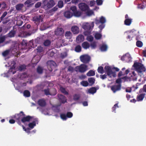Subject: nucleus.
Returning <instances> with one entry per match:
<instances>
[{
  "instance_id": "f257e3e1",
  "label": "nucleus",
  "mask_w": 146,
  "mask_h": 146,
  "mask_svg": "<svg viewBox=\"0 0 146 146\" xmlns=\"http://www.w3.org/2000/svg\"><path fill=\"white\" fill-rule=\"evenodd\" d=\"M94 27V22L84 23L82 25V28L85 31L84 34L85 35H89Z\"/></svg>"
},
{
  "instance_id": "f03ea898",
  "label": "nucleus",
  "mask_w": 146,
  "mask_h": 146,
  "mask_svg": "<svg viewBox=\"0 0 146 146\" xmlns=\"http://www.w3.org/2000/svg\"><path fill=\"white\" fill-rule=\"evenodd\" d=\"M25 115L21 111L19 113L15 114L14 117L17 120L21 119V121L23 123H25L26 121H28L30 119L29 116L25 117Z\"/></svg>"
},
{
  "instance_id": "7ed1b4c3",
  "label": "nucleus",
  "mask_w": 146,
  "mask_h": 146,
  "mask_svg": "<svg viewBox=\"0 0 146 146\" xmlns=\"http://www.w3.org/2000/svg\"><path fill=\"white\" fill-rule=\"evenodd\" d=\"M135 70L138 73H141L146 71V69L144 65L141 63L137 62H135L133 65Z\"/></svg>"
},
{
  "instance_id": "20e7f679",
  "label": "nucleus",
  "mask_w": 146,
  "mask_h": 146,
  "mask_svg": "<svg viewBox=\"0 0 146 146\" xmlns=\"http://www.w3.org/2000/svg\"><path fill=\"white\" fill-rule=\"evenodd\" d=\"M106 73L107 75L109 77H111L112 76L114 77L116 76L115 72L112 70V68L108 66H106L104 68Z\"/></svg>"
},
{
  "instance_id": "39448f33",
  "label": "nucleus",
  "mask_w": 146,
  "mask_h": 146,
  "mask_svg": "<svg viewBox=\"0 0 146 146\" xmlns=\"http://www.w3.org/2000/svg\"><path fill=\"white\" fill-rule=\"evenodd\" d=\"M88 70V66L84 64H81L79 66H76L75 70L77 72L84 73Z\"/></svg>"
},
{
  "instance_id": "423d86ee",
  "label": "nucleus",
  "mask_w": 146,
  "mask_h": 146,
  "mask_svg": "<svg viewBox=\"0 0 146 146\" xmlns=\"http://www.w3.org/2000/svg\"><path fill=\"white\" fill-rule=\"evenodd\" d=\"M30 119L28 121H31L32 122L30 123L28 125L29 127L31 129H33L34 127L36 125V124L38 123V120L36 118H34L33 117L30 116Z\"/></svg>"
},
{
  "instance_id": "0eeeda50",
  "label": "nucleus",
  "mask_w": 146,
  "mask_h": 146,
  "mask_svg": "<svg viewBox=\"0 0 146 146\" xmlns=\"http://www.w3.org/2000/svg\"><path fill=\"white\" fill-rule=\"evenodd\" d=\"M42 39V37H38L36 39V40L34 42H33V40H30L29 42L28 43V48H30L31 47L33 48L37 46V45L36 44H35V42H37V43H39Z\"/></svg>"
},
{
  "instance_id": "6e6552de",
  "label": "nucleus",
  "mask_w": 146,
  "mask_h": 146,
  "mask_svg": "<svg viewBox=\"0 0 146 146\" xmlns=\"http://www.w3.org/2000/svg\"><path fill=\"white\" fill-rule=\"evenodd\" d=\"M44 3V6L48 9L51 8L55 4L53 0H45Z\"/></svg>"
},
{
  "instance_id": "1a4fd4ad",
  "label": "nucleus",
  "mask_w": 146,
  "mask_h": 146,
  "mask_svg": "<svg viewBox=\"0 0 146 146\" xmlns=\"http://www.w3.org/2000/svg\"><path fill=\"white\" fill-rule=\"evenodd\" d=\"M80 59L82 62L84 63H87L90 61V57L87 55H84L80 56Z\"/></svg>"
},
{
  "instance_id": "9d476101",
  "label": "nucleus",
  "mask_w": 146,
  "mask_h": 146,
  "mask_svg": "<svg viewBox=\"0 0 146 146\" xmlns=\"http://www.w3.org/2000/svg\"><path fill=\"white\" fill-rule=\"evenodd\" d=\"M15 64L14 61H12L11 62L10 65V68L9 70L8 73L11 74H13L15 73L16 70H15Z\"/></svg>"
},
{
  "instance_id": "9b49d317",
  "label": "nucleus",
  "mask_w": 146,
  "mask_h": 146,
  "mask_svg": "<svg viewBox=\"0 0 146 146\" xmlns=\"http://www.w3.org/2000/svg\"><path fill=\"white\" fill-rule=\"evenodd\" d=\"M47 64V68L48 70L50 72L52 71V69L56 66V63L52 60H50L48 61Z\"/></svg>"
},
{
  "instance_id": "f8f14e48",
  "label": "nucleus",
  "mask_w": 146,
  "mask_h": 146,
  "mask_svg": "<svg viewBox=\"0 0 146 146\" xmlns=\"http://www.w3.org/2000/svg\"><path fill=\"white\" fill-rule=\"evenodd\" d=\"M72 116V113L70 112H68L66 115L64 113L61 114L60 116L61 119L63 120H66L68 118H70Z\"/></svg>"
},
{
  "instance_id": "ddd939ff",
  "label": "nucleus",
  "mask_w": 146,
  "mask_h": 146,
  "mask_svg": "<svg viewBox=\"0 0 146 146\" xmlns=\"http://www.w3.org/2000/svg\"><path fill=\"white\" fill-rule=\"evenodd\" d=\"M132 59L130 54L126 53L125 55L123 56L121 58V60L123 61L129 62L131 61Z\"/></svg>"
},
{
  "instance_id": "4468645a",
  "label": "nucleus",
  "mask_w": 146,
  "mask_h": 146,
  "mask_svg": "<svg viewBox=\"0 0 146 146\" xmlns=\"http://www.w3.org/2000/svg\"><path fill=\"white\" fill-rule=\"evenodd\" d=\"M78 6L80 9L83 11H86L89 9L88 6L84 3H80L79 4Z\"/></svg>"
},
{
  "instance_id": "2eb2a0df",
  "label": "nucleus",
  "mask_w": 146,
  "mask_h": 146,
  "mask_svg": "<svg viewBox=\"0 0 146 146\" xmlns=\"http://www.w3.org/2000/svg\"><path fill=\"white\" fill-rule=\"evenodd\" d=\"M135 31L134 29H132L126 31L125 33L128 35L126 37V38L128 39L129 41H130L132 40V38L133 37V36H131V34L133 33Z\"/></svg>"
},
{
  "instance_id": "dca6fc26",
  "label": "nucleus",
  "mask_w": 146,
  "mask_h": 146,
  "mask_svg": "<svg viewBox=\"0 0 146 146\" xmlns=\"http://www.w3.org/2000/svg\"><path fill=\"white\" fill-rule=\"evenodd\" d=\"M64 31L62 28H58L55 32V34L58 36H61L63 35Z\"/></svg>"
},
{
  "instance_id": "f3484780",
  "label": "nucleus",
  "mask_w": 146,
  "mask_h": 146,
  "mask_svg": "<svg viewBox=\"0 0 146 146\" xmlns=\"http://www.w3.org/2000/svg\"><path fill=\"white\" fill-rule=\"evenodd\" d=\"M106 21V18L103 16H102L100 19L99 20L96 19L95 23L96 24H99L100 23L103 24L105 23Z\"/></svg>"
},
{
  "instance_id": "a211bd4d",
  "label": "nucleus",
  "mask_w": 146,
  "mask_h": 146,
  "mask_svg": "<svg viewBox=\"0 0 146 146\" xmlns=\"http://www.w3.org/2000/svg\"><path fill=\"white\" fill-rule=\"evenodd\" d=\"M34 31H29V32H23V35L22 33L19 35V36L21 37H25L28 36H30L32 34L34 33V32H33Z\"/></svg>"
},
{
  "instance_id": "6ab92c4d",
  "label": "nucleus",
  "mask_w": 146,
  "mask_h": 146,
  "mask_svg": "<svg viewBox=\"0 0 146 146\" xmlns=\"http://www.w3.org/2000/svg\"><path fill=\"white\" fill-rule=\"evenodd\" d=\"M71 30L74 34H77L79 32V29L76 26H73L71 28Z\"/></svg>"
},
{
  "instance_id": "aec40b11",
  "label": "nucleus",
  "mask_w": 146,
  "mask_h": 146,
  "mask_svg": "<svg viewBox=\"0 0 146 146\" xmlns=\"http://www.w3.org/2000/svg\"><path fill=\"white\" fill-rule=\"evenodd\" d=\"M111 89L113 92L115 93L116 91L120 90L121 86L119 85H114L111 86Z\"/></svg>"
},
{
  "instance_id": "412c9836",
  "label": "nucleus",
  "mask_w": 146,
  "mask_h": 146,
  "mask_svg": "<svg viewBox=\"0 0 146 146\" xmlns=\"http://www.w3.org/2000/svg\"><path fill=\"white\" fill-rule=\"evenodd\" d=\"M52 90L54 92V93H52L51 92H50L48 89L44 90V91L45 94L47 95H55L56 94V90L54 89H53Z\"/></svg>"
},
{
  "instance_id": "4be33fe9",
  "label": "nucleus",
  "mask_w": 146,
  "mask_h": 146,
  "mask_svg": "<svg viewBox=\"0 0 146 146\" xmlns=\"http://www.w3.org/2000/svg\"><path fill=\"white\" fill-rule=\"evenodd\" d=\"M64 15L65 17L67 18H71L73 15L72 13L70 11H67L65 12L64 13Z\"/></svg>"
},
{
  "instance_id": "5701e85b",
  "label": "nucleus",
  "mask_w": 146,
  "mask_h": 146,
  "mask_svg": "<svg viewBox=\"0 0 146 146\" xmlns=\"http://www.w3.org/2000/svg\"><path fill=\"white\" fill-rule=\"evenodd\" d=\"M58 97L60 101L62 103H64L66 102V98L63 95L61 94H58Z\"/></svg>"
},
{
  "instance_id": "b1692460",
  "label": "nucleus",
  "mask_w": 146,
  "mask_h": 146,
  "mask_svg": "<svg viewBox=\"0 0 146 146\" xmlns=\"http://www.w3.org/2000/svg\"><path fill=\"white\" fill-rule=\"evenodd\" d=\"M34 4V3L31 0H27L24 3V5L26 7H30Z\"/></svg>"
},
{
  "instance_id": "393cba45",
  "label": "nucleus",
  "mask_w": 146,
  "mask_h": 146,
  "mask_svg": "<svg viewBox=\"0 0 146 146\" xmlns=\"http://www.w3.org/2000/svg\"><path fill=\"white\" fill-rule=\"evenodd\" d=\"M38 105L41 107L44 106L46 104L45 101L43 99H40L38 101Z\"/></svg>"
},
{
  "instance_id": "a878e982",
  "label": "nucleus",
  "mask_w": 146,
  "mask_h": 146,
  "mask_svg": "<svg viewBox=\"0 0 146 146\" xmlns=\"http://www.w3.org/2000/svg\"><path fill=\"white\" fill-rule=\"evenodd\" d=\"M65 36L67 39H70L72 36V34L70 31H68L65 33Z\"/></svg>"
},
{
  "instance_id": "bb28decb",
  "label": "nucleus",
  "mask_w": 146,
  "mask_h": 146,
  "mask_svg": "<svg viewBox=\"0 0 146 146\" xmlns=\"http://www.w3.org/2000/svg\"><path fill=\"white\" fill-rule=\"evenodd\" d=\"M58 9V6H56L54 7L53 9L50 10L48 13V14H50V15H52Z\"/></svg>"
},
{
  "instance_id": "cd10ccee",
  "label": "nucleus",
  "mask_w": 146,
  "mask_h": 146,
  "mask_svg": "<svg viewBox=\"0 0 146 146\" xmlns=\"http://www.w3.org/2000/svg\"><path fill=\"white\" fill-rule=\"evenodd\" d=\"M145 95V94L142 93L138 96L137 97V99L138 101H141L144 98Z\"/></svg>"
},
{
  "instance_id": "c85d7f7f",
  "label": "nucleus",
  "mask_w": 146,
  "mask_h": 146,
  "mask_svg": "<svg viewBox=\"0 0 146 146\" xmlns=\"http://www.w3.org/2000/svg\"><path fill=\"white\" fill-rule=\"evenodd\" d=\"M82 46L84 48L87 49L89 48L90 45L87 42H84L82 44Z\"/></svg>"
},
{
  "instance_id": "c756f323",
  "label": "nucleus",
  "mask_w": 146,
  "mask_h": 146,
  "mask_svg": "<svg viewBox=\"0 0 146 146\" xmlns=\"http://www.w3.org/2000/svg\"><path fill=\"white\" fill-rule=\"evenodd\" d=\"M84 36L82 35H79L76 38V40L78 42H80L84 40Z\"/></svg>"
},
{
  "instance_id": "7c9ffc66",
  "label": "nucleus",
  "mask_w": 146,
  "mask_h": 146,
  "mask_svg": "<svg viewBox=\"0 0 146 146\" xmlns=\"http://www.w3.org/2000/svg\"><path fill=\"white\" fill-rule=\"evenodd\" d=\"M97 89L94 87H92L88 90V92L90 94H94L96 92Z\"/></svg>"
},
{
  "instance_id": "2f4dec72",
  "label": "nucleus",
  "mask_w": 146,
  "mask_h": 146,
  "mask_svg": "<svg viewBox=\"0 0 146 146\" xmlns=\"http://www.w3.org/2000/svg\"><path fill=\"white\" fill-rule=\"evenodd\" d=\"M132 19H125L124 21L125 24L127 26L130 25L132 22Z\"/></svg>"
},
{
  "instance_id": "473e14b6",
  "label": "nucleus",
  "mask_w": 146,
  "mask_h": 146,
  "mask_svg": "<svg viewBox=\"0 0 146 146\" xmlns=\"http://www.w3.org/2000/svg\"><path fill=\"white\" fill-rule=\"evenodd\" d=\"M131 78L133 80H136L137 79V75L134 72H133L131 76Z\"/></svg>"
},
{
  "instance_id": "72a5a7b5",
  "label": "nucleus",
  "mask_w": 146,
  "mask_h": 146,
  "mask_svg": "<svg viewBox=\"0 0 146 146\" xmlns=\"http://www.w3.org/2000/svg\"><path fill=\"white\" fill-rule=\"evenodd\" d=\"M102 36L101 34L99 33L98 32H96L95 33L94 36L95 38L97 39H100Z\"/></svg>"
},
{
  "instance_id": "f704fd0d",
  "label": "nucleus",
  "mask_w": 146,
  "mask_h": 146,
  "mask_svg": "<svg viewBox=\"0 0 146 146\" xmlns=\"http://www.w3.org/2000/svg\"><path fill=\"white\" fill-rule=\"evenodd\" d=\"M21 45L23 46H25V48H28V43L27 41L26 40H23L21 43Z\"/></svg>"
},
{
  "instance_id": "c9c22d12",
  "label": "nucleus",
  "mask_w": 146,
  "mask_h": 146,
  "mask_svg": "<svg viewBox=\"0 0 146 146\" xmlns=\"http://www.w3.org/2000/svg\"><path fill=\"white\" fill-rule=\"evenodd\" d=\"M107 46L105 44H103L100 47V49L102 51H106L107 49Z\"/></svg>"
},
{
  "instance_id": "e433bc0d",
  "label": "nucleus",
  "mask_w": 146,
  "mask_h": 146,
  "mask_svg": "<svg viewBox=\"0 0 146 146\" xmlns=\"http://www.w3.org/2000/svg\"><path fill=\"white\" fill-rule=\"evenodd\" d=\"M15 34V32L14 31H11L8 34V36L10 37H12L14 36Z\"/></svg>"
},
{
  "instance_id": "4c0bfd02",
  "label": "nucleus",
  "mask_w": 146,
  "mask_h": 146,
  "mask_svg": "<svg viewBox=\"0 0 146 146\" xmlns=\"http://www.w3.org/2000/svg\"><path fill=\"white\" fill-rule=\"evenodd\" d=\"M24 5L22 4H19L16 6V9L17 10H20L22 9Z\"/></svg>"
},
{
  "instance_id": "58836bf2",
  "label": "nucleus",
  "mask_w": 146,
  "mask_h": 146,
  "mask_svg": "<svg viewBox=\"0 0 146 146\" xmlns=\"http://www.w3.org/2000/svg\"><path fill=\"white\" fill-rule=\"evenodd\" d=\"M80 97V95L78 94H75L73 96V99L75 101L78 100Z\"/></svg>"
},
{
  "instance_id": "ea45409f",
  "label": "nucleus",
  "mask_w": 146,
  "mask_h": 146,
  "mask_svg": "<svg viewBox=\"0 0 146 146\" xmlns=\"http://www.w3.org/2000/svg\"><path fill=\"white\" fill-rule=\"evenodd\" d=\"M95 74V72L92 70L89 71L87 74L86 75L88 76H93Z\"/></svg>"
},
{
  "instance_id": "a19ab883",
  "label": "nucleus",
  "mask_w": 146,
  "mask_h": 146,
  "mask_svg": "<svg viewBox=\"0 0 146 146\" xmlns=\"http://www.w3.org/2000/svg\"><path fill=\"white\" fill-rule=\"evenodd\" d=\"M86 15L88 16H90L94 14L93 11L92 10H90L89 8L88 10L86 11Z\"/></svg>"
},
{
  "instance_id": "79ce46f5",
  "label": "nucleus",
  "mask_w": 146,
  "mask_h": 146,
  "mask_svg": "<svg viewBox=\"0 0 146 146\" xmlns=\"http://www.w3.org/2000/svg\"><path fill=\"white\" fill-rule=\"evenodd\" d=\"M51 41L49 40H45L44 42V45L45 46H48L50 45L51 44Z\"/></svg>"
},
{
  "instance_id": "37998d69",
  "label": "nucleus",
  "mask_w": 146,
  "mask_h": 146,
  "mask_svg": "<svg viewBox=\"0 0 146 146\" xmlns=\"http://www.w3.org/2000/svg\"><path fill=\"white\" fill-rule=\"evenodd\" d=\"M146 6V2L145 1L143 2L142 4H139L138 6V7L141 9H143Z\"/></svg>"
},
{
  "instance_id": "c03bdc74",
  "label": "nucleus",
  "mask_w": 146,
  "mask_h": 146,
  "mask_svg": "<svg viewBox=\"0 0 146 146\" xmlns=\"http://www.w3.org/2000/svg\"><path fill=\"white\" fill-rule=\"evenodd\" d=\"M81 12L80 11H76L73 14L76 17H79L81 15Z\"/></svg>"
},
{
  "instance_id": "a18cd8bd",
  "label": "nucleus",
  "mask_w": 146,
  "mask_h": 146,
  "mask_svg": "<svg viewBox=\"0 0 146 146\" xmlns=\"http://www.w3.org/2000/svg\"><path fill=\"white\" fill-rule=\"evenodd\" d=\"M24 95L26 97H29L30 96V92L27 90H25L23 93Z\"/></svg>"
},
{
  "instance_id": "49530a36",
  "label": "nucleus",
  "mask_w": 146,
  "mask_h": 146,
  "mask_svg": "<svg viewBox=\"0 0 146 146\" xmlns=\"http://www.w3.org/2000/svg\"><path fill=\"white\" fill-rule=\"evenodd\" d=\"M10 50H7L4 51L2 53V55L4 56H6L8 55L10 52Z\"/></svg>"
},
{
  "instance_id": "de8ad7c7",
  "label": "nucleus",
  "mask_w": 146,
  "mask_h": 146,
  "mask_svg": "<svg viewBox=\"0 0 146 146\" xmlns=\"http://www.w3.org/2000/svg\"><path fill=\"white\" fill-rule=\"evenodd\" d=\"M98 71L99 73L100 74H103L104 72L103 67L101 66L99 67L98 69Z\"/></svg>"
},
{
  "instance_id": "09e8293b",
  "label": "nucleus",
  "mask_w": 146,
  "mask_h": 146,
  "mask_svg": "<svg viewBox=\"0 0 146 146\" xmlns=\"http://www.w3.org/2000/svg\"><path fill=\"white\" fill-rule=\"evenodd\" d=\"M75 51L77 52H80L81 50V46L79 45L77 46L75 49Z\"/></svg>"
},
{
  "instance_id": "8fccbe9b",
  "label": "nucleus",
  "mask_w": 146,
  "mask_h": 146,
  "mask_svg": "<svg viewBox=\"0 0 146 146\" xmlns=\"http://www.w3.org/2000/svg\"><path fill=\"white\" fill-rule=\"evenodd\" d=\"M87 37L86 38L87 40L89 42L92 41L94 39L93 37L91 35H87Z\"/></svg>"
},
{
  "instance_id": "3c124183",
  "label": "nucleus",
  "mask_w": 146,
  "mask_h": 146,
  "mask_svg": "<svg viewBox=\"0 0 146 146\" xmlns=\"http://www.w3.org/2000/svg\"><path fill=\"white\" fill-rule=\"evenodd\" d=\"M67 56V52H64L61 54L60 57L62 58L63 59L66 57Z\"/></svg>"
},
{
  "instance_id": "603ef678",
  "label": "nucleus",
  "mask_w": 146,
  "mask_h": 146,
  "mask_svg": "<svg viewBox=\"0 0 146 146\" xmlns=\"http://www.w3.org/2000/svg\"><path fill=\"white\" fill-rule=\"evenodd\" d=\"M58 6L60 8H61L63 6V2L62 1L60 0L58 1Z\"/></svg>"
},
{
  "instance_id": "864d4df0",
  "label": "nucleus",
  "mask_w": 146,
  "mask_h": 146,
  "mask_svg": "<svg viewBox=\"0 0 146 146\" xmlns=\"http://www.w3.org/2000/svg\"><path fill=\"white\" fill-rule=\"evenodd\" d=\"M37 71L38 73L41 74L42 73L43 69L41 67L38 66L37 68Z\"/></svg>"
},
{
  "instance_id": "5fc2aeb1",
  "label": "nucleus",
  "mask_w": 146,
  "mask_h": 146,
  "mask_svg": "<svg viewBox=\"0 0 146 146\" xmlns=\"http://www.w3.org/2000/svg\"><path fill=\"white\" fill-rule=\"evenodd\" d=\"M81 84L84 86H87L88 85V83L87 81H83L81 82Z\"/></svg>"
},
{
  "instance_id": "6e6d98bb",
  "label": "nucleus",
  "mask_w": 146,
  "mask_h": 146,
  "mask_svg": "<svg viewBox=\"0 0 146 146\" xmlns=\"http://www.w3.org/2000/svg\"><path fill=\"white\" fill-rule=\"evenodd\" d=\"M42 19V16L41 15H39L35 17V20L36 21H40Z\"/></svg>"
},
{
  "instance_id": "4d7b16f0",
  "label": "nucleus",
  "mask_w": 146,
  "mask_h": 146,
  "mask_svg": "<svg viewBox=\"0 0 146 146\" xmlns=\"http://www.w3.org/2000/svg\"><path fill=\"white\" fill-rule=\"evenodd\" d=\"M95 79L93 78H91L88 79V81L91 84H93L94 83Z\"/></svg>"
},
{
  "instance_id": "13d9d810",
  "label": "nucleus",
  "mask_w": 146,
  "mask_h": 146,
  "mask_svg": "<svg viewBox=\"0 0 146 146\" xmlns=\"http://www.w3.org/2000/svg\"><path fill=\"white\" fill-rule=\"evenodd\" d=\"M70 9L73 12V14L77 10L76 7L75 6H73L70 7Z\"/></svg>"
},
{
  "instance_id": "bf43d9fd",
  "label": "nucleus",
  "mask_w": 146,
  "mask_h": 146,
  "mask_svg": "<svg viewBox=\"0 0 146 146\" xmlns=\"http://www.w3.org/2000/svg\"><path fill=\"white\" fill-rule=\"evenodd\" d=\"M90 46L92 49H94L96 48V44L95 42H93L91 43Z\"/></svg>"
},
{
  "instance_id": "052dcab7",
  "label": "nucleus",
  "mask_w": 146,
  "mask_h": 146,
  "mask_svg": "<svg viewBox=\"0 0 146 146\" xmlns=\"http://www.w3.org/2000/svg\"><path fill=\"white\" fill-rule=\"evenodd\" d=\"M60 90L62 92L64 93L65 94H66V95L68 94V92L66 91L65 89L64 88H63L62 87H61L60 88Z\"/></svg>"
},
{
  "instance_id": "680f3d73",
  "label": "nucleus",
  "mask_w": 146,
  "mask_h": 146,
  "mask_svg": "<svg viewBox=\"0 0 146 146\" xmlns=\"http://www.w3.org/2000/svg\"><path fill=\"white\" fill-rule=\"evenodd\" d=\"M136 45L138 47H141L143 46V43L141 41H137L136 42Z\"/></svg>"
},
{
  "instance_id": "e2e57ef3",
  "label": "nucleus",
  "mask_w": 146,
  "mask_h": 146,
  "mask_svg": "<svg viewBox=\"0 0 146 146\" xmlns=\"http://www.w3.org/2000/svg\"><path fill=\"white\" fill-rule=\"evenodd\" d=\"M27 77H28V76L27 73H24L21 76L20 78L21 79H23V78H26Z\"/></svg>"
},
{
  "instance_id": "0e129e2a",
  "label": "nucleus",
  "mask_w": 146,
  "mask_h": 146,
  "mask_svg": "<svg viewBox=\"0 0 146 146\" xmlns=\"http://www.w3.org/2000/svg\"><path fill=\"white\" fill-rule=\"evenodd\" d=\"M26 66L24 65H21L19 66V69L20 71L24 70Z\"/></svg>"
},
{
  "instance_id": "69168bd1",
  "label": "nucleus",
  "mask_w": 146,
  "mask_h": 146,
  "mask_svg": "<svg viewBox=\"0 0 146 146\" xmlns=\"http://www.w3.org/2000/svg\"><path fill=\"white\" fill-rule=\"evenodd\" d=\"M96 2L98 5H101L102 4L103 1L102 0H96Z\"/></svg>"
},
{
  "instance_id": "338daca9",
  "label": "nucleus",
  "mask_w": 146,
  "mask_h": 146,
  "mask_svg": "<svg viewBox=\"0 0 146 146\" xmlns=\"http://www.w3.org/2000/svg\"><path fill=\"white\" fill-rule=\"evenodd\" d=\"M7 12H6V11L5 12L3 13L1 17V21H2L3 20V18L7 15Z\"/></svg>"
},
{
  "instance_id": "774afa93",
  "label": "nucleus",
  "mask_w": 146,
  "mask_h": 146,
  "mask_svg": "<svg viewBox=\"0 0 146 146\" xmlns=\"http://www.w3.org/2000/svg\"><path fill=\"white\" fill-rule=\"evenodd\" d=\"M37 50L38 52H41L43 51V48L40 46H38L37 48Z\"/></svg>"
}]
</instances>
